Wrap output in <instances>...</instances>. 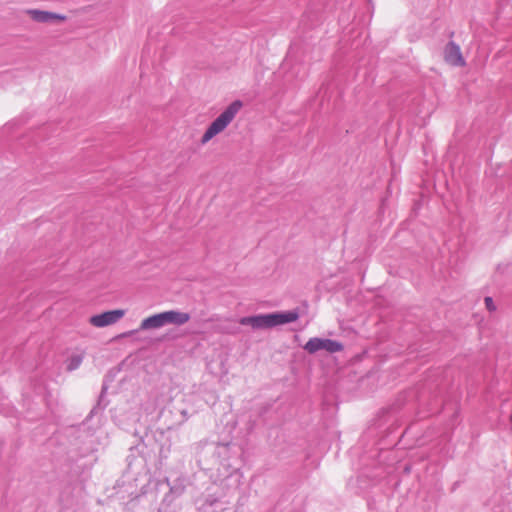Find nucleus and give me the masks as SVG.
<instances>
[{"instance_id": "obj_1", "label": "nucleus", "mask_w": 512, "mask_h": 512, "mask_svg": "<svg viewBox=\"0 0 512 512\" xmlns=\"http://www.w3.org/2000/svg\"><path fill=\"white\" fill-rule=\"evenodd\" d=\"M241 107L242 103L240 101L232 102L206 129L200 139L201 144H207L215 136L222 133L233 121Z\"/></svg>"}, {"instance_id": "obj_2", "label": "nucleus", "mask_w": 512, "mask_h": 512, "mask_svg": "<svg viewBox=\"0 0 512 512\" xmlns=\"http://www.w3.org/2000/svg\"><path fill=\"white\" fill-rule=\"evenodd\" d=\"M304 350L309 354H315L321 350L328 353H336L343 350V344L332 339L313 337L306 342Z\"/></svg>"}, {"instance_id": "obj_3", "label": "nucleus", "mask_w": 512, "mask_h": 512, "mask_svg": "<svg viewBox=\"0 0 512 512\" xmlns=\"http://www.w3.org/2000/svg\"><path fill=\"white\" fill-rule=\"evenodd\" d=\"M125 310L115 309L103 312L101 314L93 315L89 318V323L93 327L103 328L117 323L125 316Z\"/></svg>"}, {"instance_id": "obj_4", "label": "nucleus", "mask_w": 512, "mask_h": 512, "mask_svg": "<svg viewBox=\"0 0 512 512\" xmlns=\"http://www.w3.org/2000/svg\"><path fill=\"white\" fill-rule=\"evenodd\" d=\"M25 14L37 23L64 22L67 19L65 15L40 9H27Z\"/></svg>"}, {"instance_id": "obj_5", "label": "nucleus", "mask_w": 512, "mask_h": 512, "mask_svg": "<svg viewBox=\"0 0 512 512\" xmlns=\"http://www.w3.org/2000/svg\"><path fill=\"white\" fill-rule=\"evenodd\" d=\"M444 60L452 66L463 67L466 61L461 53L459 45L449 42L444 49Z\"/></svg>"}, {"instance_id": "obj_6", "label": "nucleus", "mask_w": 512, "mask_h": 512, "mask_svg": "<svg viewBox=\"0 0 512 512\" xmlns=\"http://www.w3.org/2000/svg\"><path fill=\"white\" fill-rule=\"evenodd\" d=\"M299 318V313L294 311L277 312L268 314L269 327L283 325L286 323L295 322Z\"/></svg>"}, {"instance_id": "obj_7", "label": "nucleus", "mask_w": 512, "mask_h": 512, "mask_svg": "<svg viewBox=\"0 0 512 512\" xmlns=\"http://www.w3.org/2000/svg\"><path fill=\"white\" fill-rule=\"evenodd\" d=\"M239 323L241 325H249L253 329L270 328L269 327L268 314L243 317V318L240 319Z\"/></svg>"}, {"instance_id": "obj_8", "label": "nucleus", "mask_w": 512, "mask_h": 512, "mask_svg": "<svg viewBox=\"0 0 512 512\" xmlns=\"http://www.w3.org/2000/svg\"><path fill=\"white\" fill-rule=\"evenodd\" d=\"M165 318L163 312L151 315L143 319L140 323L141 330L158 329L165 326Z\"/></svg>"}, {"instance_id": "obj_9", "label": "nucleus", "mask_w": 512, "mask_h": 512, "mask_svg": "<svg viewBox=\"0 0 512 512\" xmlns=\"http://www.w3.org/2000/svg\"><path fill=\"white\" fill-rule=\"evenodd\" d=\"M165 323L174 324V325H183L190 320V315L186 312H180L175 310L165 311L163 312Z\"/></svg>"}, {"instance_id": "obj_10", "label": "nucleus", "mask_w": 512, "mask_h": 512, "mask_svg": "<svg viewBox=\"0 0 512 512\" xmlns=\"http://www.w3.org/2000/svg\"><path fill=\"white\" fill-rule=\"evenodd\" d=\"M81 363H82V356H80V355L73 356V357H71V359L69 361L68 369L69 370L77 369L81 365Z\"/></svg>"}, {"instance_id": "obj_11", "label": "nucleus", "mask_w": 512, "mask_h": 512, "mask_svg": "<svg viewBox=\"0 0 512 512\" xmlns=\"http://www.w3.org/2000/svg\"><path fill=\"white\" fill-rule=\"evenodd\" d=\"M484 302H485V306H486V308H487L489 311H491V312H492V311H495L496 307H495V305H494L493 300H492V298H491V297H486V298L484 299Z\"/></svg>"}]
</instances>
